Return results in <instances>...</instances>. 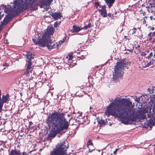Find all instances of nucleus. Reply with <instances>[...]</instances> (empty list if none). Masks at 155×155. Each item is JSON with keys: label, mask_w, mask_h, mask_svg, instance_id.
<instances>
[{"label": "nucleus", "mask_w": 155, "mask_h": 155, "mask_svg": "<svg viewBox=\"0 0 155 155\" xmlns=\"http://www.w3.org/2000/svg\"><path fill=\"white\" fill-rule=\"evenodd\" d=\"M148 36H149L151 38V37H153V33L150 32L148 35Z\"/></svg>", "instance_id": "2f4dec72"}, {"label": "nucleus", "mask_w": 155, "mask_h": 155, "mask_svg": "<svg viewBox=\"0 0 155 155\" xmlns=\"http://www.w3.org/2000/svg\"><path fill=\"white\" fill-rule=\"evenodd\" d=\"M22 153L20 149H17L15 147L14 149H11L8 155H21Z\"/></svg>", "instance_id": "ddd939ff"}, {"label": "nucleus", "mask_w": 155, "mask_h": 155, "mask_svg": "<svg viewBox=\"0 0 155 155\" xmlns=\"http://www.w3.org/2000/svg\"><path fill=\"white\" fill-rule=\"evenodd\" d=\"M9 95L7 94L6 95H3L2 96V101L4 103H7L9 101Z\"/></svg>", "instance_id": "aec40b11"}, {"label": "nucleus", "mask_w": 155, "mask_h": 155, "mask_svg": "<svg viewBox=\"0 0 155 155\" xmlns=\"http://www.w3.org/2000/svg\"><path fill=\"white\" fill-rule=\"evenodd\" d=\"M153 110H155V106L154 107H153Z\"/></svg>", "instance_id": "8fccbe9b"}, {"label": "nucleus", "mask_w": 155, "mask_h": 155, "mask_svg": "<svg viewBox=\"0 0 155 155\" xmlns=\"http://www.w3.org/2000/svg\"><path fill=\"white\" fill-rule=\"evenodd\" d=\"M94 4L95 7H96V8H97L98 6L100 7V6H101L100 5L99 2H96L94 3Z\"/></svg>", "instance_id": "cd10ccee"}, {"label": "nucleus", "mask_w": 155, "mask_h": 155, "mask_svg": "<svg viewBox=\"0 0 155 155\" xmlns=\"http://www.w3.org/2000/svg\"><path fill=\"white\" fill-rule=\"evenodd\" d=\"M35 0H26L27 4L24 3L23 0H15L14 1L15 8L12 11V15L13 17L18 15L21 12L28 8H29L33 11L37 10L38 9V4L34 5Z\"/></svg>", "instance_id": "7ed1b4c3"}, {"label": "nucleus", "mask_w": 155, "mask_h": 155, "mask_svg": "<svg viewBox=\"0 0 155 155\" xmlns=\"http://www.w3.org/2000/svg\"><path fill=\"white\" fill-rule=\"evenodd\" d=\"M51 16L55 20L58 19V18L60 19L61 17H62V15L60 12H55L54 13H53L52 14Z\"/></svg>", "instance_id": "a211bd4d"}, {"label": "nucleus", "mask_w": 155, "mask_h": 155, "mask_svg": "<svg viewBox=\"0 0 155 155\" xmlns=\"http://www.w3.org/2000/svg\"><path fill=\"white\" fill-rule=\"evenodd\" d=\"M52 1L53 0H41L38 3V5L42 8L44 6L50 5Z\"/></svg>", "instance_id": "9d476101"}, {"label": "nucleus", "mask_w": 155, "mask_h": 155, "mask_svg": "<svg viewBox=\"0 0 155 155\" xmlns=\"http://www.w3.org/2000/svg\"><path fill=\"white\" fill-rule=\"evenodd\" d=\"M137 44H135V47L134 49V52L136 54H137L139 52H140L141 48H140V44H138V43L137 42Z\"/></svg>", "instance_id": "f3484780"}, {"label": "nucleus", "mask_w": 155, "mask_h": 155, "mask_svg": "<svg viewBox=\"0 0 155 155\" xmlns=\"http://www.w3.org/2000/svg\"><path fill=\"white\" fill-rule=\"evenodd\" d=\"M155 28L154 27H150V30L152 31H153L154 30Z\"/></svg>", "instance_id": "58836bf2"}, {"label": "nucleus", "mask_w": 155, "mask_h": 155, "mask_svg": "<svg viewBox=\"0 0 155 155\" xmlns=\"http://www.w3.org/2000/svg\"><path fill=\"white\" fill-rule=\"evenodd\" d=\"M105 1L107 5L108 6V8H110L113 5L115 0H105Z\"/></svg>", "instance_id": "6ab92c4d"}, {"label": "nucleus", "mask_w": 155, "mask_h": 155, "mask_svg": "<svg viewBox=\"0 0 155 155\" xmlns=\"http://www.w3.org/2000/svg\"><path fill=\"white\" fill-rule=\"evenodd\" d=\"M154 14H155V11Z\"/></svg>", "instance_id": "4d7b16f0"}, {"label": "nucleus", "mask_w": 155, "mask_h": 155, "mask_svg": "<svg viewBox=\"0 0 155 155\" xmlns=\"http://www.w3.org/2000/svg\"><path fill=\"white\" fill-rule=\"evenodd\" d=\"M154 54L153 55V58H154V59H153V60H154L155 59V50L154 51Z\"/></svg>", "instance_id": "a19ab883"}, {"label": "nucleus", "mask_w": 155, "mask_h": 155, "mask_svg": "<svg viewBox=\"0 0 155 155\" xmlns=\"http://www.w3.org/2000/svg\"><path fill=\"white\" fill-rule=\"evenodd\" d=\"M19 147V145H18H18H17V147H18V148Z\"/></svg>", "instance_id": "09e8293b"}, {"label": "nucleus", "mask_w": 155, "mask_h": 155, "mask_svg": "<svg viewBox=\"0 0 155 155\" xmlns=\"http://www.w3.org/2000/svg\"><path fill=\"white\" fill-rule=\"evenodd\" d=\"M54 28L52 26H48L47 29V31L46 32L42 35V39L44 40L46 39H49L50 38L51 36L53 35L54 33Z\"/></svg>", "instance_id": "0eeeda50"}, {"label": "nucleus", "mask_w": 155, "mask_h": 155, "mask_svg": "<svg viewBox=\"0 0 155 155\" xmlns=\"http://www.w3.org/2000/svg\"><path fill=\"white\" fill-rule=\"evenodd\" d=\"M67 116H68V117H70V115H69V114H68Z\"/></svg>", "instance_id": "3c124183"}, {"label": "nucleus", "mask_w": 155, "mask_h": 155, "mask_svg": "<svg viewBox=\"0 0 155 155\" xmlns=\"http://www.w3.org/2000/svg\"><path fill=\"white\" fill-rule=\"evenodd\" d=\"M87 147L89 149V152H92L95 150V148L92 143V140L89 139L87 143Z\"/></svg>", "instance_id": "9b49d317"}, {"label": "nucleus", "mask_w": 155, "mask_h": 155, "mask_svg": "<svg viewBox=\"0 0 155 155\" xmlns=\"http://www.w3.org/2000/svg\"><path fill=\"white\" fill-rule=\"evenodd\" d=\"M21 155H28V154L27 153V152L24 151L22 153Z\"/></svg>", "instance_id": "72a5a7b5"}, {"label": "nucleus", "mask_w": 155, "mask_h": 155, "mask_svg": "<svg viewBox=\"0 0 155 155\" xmlns=\"http://www.w3.org/2000/svg\"><path fill=\"white\" fill-rule=\"evenodd\" d=\"M83 28L81 27L77 26L75 25H73L72 29L71 31L72 32L77 33L81 30Z\"/></svg>", "instance_id": "2eb2a0df"}, {"label": "nucleus", "mask_w": 155, "mask_h": 155, "mask_svg": "<svg viewBox=\"0 0 155 155\" xmlns=\"http://www.w3.org/2000/svg\"><path fill=\"white\" fill-rule=\"evenodd\" d=\"M117 13V12H115V14H116Z\"/></svg>", "instance_id": "864d4df0"}, {"label": "nucleus", "mask_w": 155, "mask_h": 155, "mask_svg": "<svg viewBox=\"0 0 155 155\" xmlns=\"http://www.w3.org/2000/svg\"><path fill=\"white\" fill-rule=\"evenodd\" d=\"M12 19V18L9 16H6L2 23V25H6Z\"/></svg>", "instance_id": "dca6fc26"}, {"label": "nucleus", "mask_w": 155, "mask_h": 155, "mask_svg": "<svg viewBox=\"0 0 155 155\" xmlns=\"http://www.w3.org/2000/svg\"><path fill=\"white\" fill-rule=\"evenodd\" d=\"M134 49V46L131 44H130L128 45V47L127 48H125V50L128 51L129 52H126V54H128L130 53H132L133 52V50Z\"/></svg>", "instance_id": "4468645a"}, {"label": "nucleus", "mask_w": 155, "mask_h": 155, "mask_svg": "<svg viewBox=\"0 0 155 155\" xmlns=\"http://www.w3.org/2000/svg\"><path fill=\"white\" fill-rule=\"evenodd\" d=\"M128 69L129 66L126 59L117 61L115 66L114 71L113 72V78L116 81L118 78H120L124 73V70L125 68Z\"/></svg>", "instance_id": "20e7f679"}, {"label": "nucleus", "mask_w": 155, "mask_h": 155, "mask_svg": "<svg viewBox=\"0 0 155 155\" xmlns=\"http://www.w3.org/2000/svg\"><path fill=\"white\" fill-rule=\"evenodd\" d=\"M42 38L41 39H40L38 40H36V39L33 38L32 39V41H33V42H34V43L35 44H36V45L38 44L41 47V46L40 45V41H41V40H42Z\"/></svg>", "instance_id": "4be33fe9"}, {"label": "nucleus", "mask_w": 155, "mask_h": 155, "mask_svg": "<svg viewBox=\"0 0 155 155\" xmlns=\"http://www.w3.org/2000/svg\"><path fill=\"white\" fill-rule=\"evenodd\" d=\"M139 58V60H141V59H140V58Z\"/></svg>", "instance_id": "6e6d98bb"}, {"label": "nucleus", "mask_w": 155, "mask_h": 155, "mask_svg": "<svg viewBox=\"0 0 155 155\" xmlns=\"http://www.w3.org/2000/svg\"><path fill=\"white\" fill-rule=\"evenodd\" d=\"M7 64H8L7 63H5V64H3V66H8L7 65Z\"/></svg>", "instance_id": "79ce46f5"}, {"label": "nucleus", "mask_w": 155, "mask_h": 155, "mask_svg": "<svg viewBox=\"0 0 155 155\" xmlns=\"http://www.w3.org/2000/svg\"><path fill=\"white\" fill-rule=\"evenodd\" d=\"M111 155H112V154H111Z\"/></svg>", "instance_id": "13d9d810"}, {"label": "nucleus", "mask_w": 155, "mask_h": 155, "mask_svg": "<svg viewBox=\"0 0 155 155\" xmlns=\"http://www.w3.org/2000/svg\"><path fill=\"white\" fill-rule=\"evenodd\" d=\"M33 124V123L31 121H29V128L30 129L32 128V127H31V126Z\"/></svg>", "instance_id": "7c9ffc66"}, {"label": "nucleus", "mask_w": 155, "mask_h": 155, "mask_svg": "<svg viewBox=\"0 0 155 155\" xmlns=\"http://www.w3.org/2000/svg\"><path fill=\"white\" fill-rule=\"evenodd\" d=\"M7 42H8V40H7L6 39V41H5L4 43H7Z\"/></svg>", "instance_id": "49530a36"}, {"label": "nucleus", "mask_w": 155, "mask_h": 155, "mask_svg": "<svg viewBox=\"0 0 155 155\" xmlns=\"http://www.w3.org/2000/svg\"><path fill=\"white\" fill-rule=\"evenodd\" d=\"M1 6L5 8L4 11L8 13L9 12L10 10V8H7L6 5H5L4 4L2 5Z\"/></svg>", "instance_id": "5701e85b"}, {"label": "nucleus", "mask_w": 155, "mask_h": 155, "mask_svg": "<svg viewBox=\"0 0 155 155\" xmlns=\"http://www.w3.org/2000/svg\"><path fill=\"white\" fill-rule=\"evenodd\" d=\"M81 116V114H80V115H79V117H80V116Z\"/></svg>", "instance_id": "5fc2aeb1"}, {"label": "nucleus", "mask_w": 155, "mask_h": 155, "mask_svg": "<svg viewBox=\"0 0 155 155\" xmlns=\"http://www.w3.org/2000/svg\"><path fill=\"white\" fill-rule=\"evenodd\" d=\"M69 60H71V59L72 58H73V57L71 55H69Z\"/></svg>", "instance_id": "4c0bfd02"}, {"label": "nucleus", "mask_w": 155, "mask_h": 155, "mask_svg": "<svg viewBox=\"0 0 155 155\" xmlns=\"http://www.w3.org/2000/svg\"><path fill=\"white\" fill-rule=\"evenodd\" d=\"M107 15L109 17H111L112 19H113L114 18V16L113 14L112 15L111 13H108Z\"/></svg>", "instance_id": "c756f323"}, {"label": "nucleus", "mask_w": 155, "mask_h": 155, "mask_svg": "<svg viewBox=\"0 0 155 155\" xmlns=\"http://www.w3.org/2000/svg\"><path fill=\"white\" fill-rule=\"evenodd\" d=\"M142 15H143V16H145L146 15V13L144 12H142L140 14L141 16H142Z\"/></svg>", "instance_id": "473e14b6"}, {"label": "nucleus", "mask_w": 155, "mask_h": 155, "mask_svg": "<svg viewBox=\"0 0 155 155\" xmlns=\"http://www.w3.org/2000/svg\"><path fill=\"white\" fill-rule=\"evenodd\" d=\"M100 8H101V9H98V10L99 12H101V11H103V10H104L106 9V7L105 5L100 6Z\"/></svg>", "instance_id": "393cba45"}, {"label": "nucleus", "mask_w": 155, "mask_h": 155, "mask_svg": "<svg viewBox=\"0 0 155 155\" xmlns=\"http://www.w3.org/2000/svg\"><path fill=\"white\" fill-rule=\"evenodd\" d=\"M149 52V51L147 50L145 52H142L141 53V55L142 56H145Z\"/></svg>", "instance_id": "a878e982"}, {"label": "nucleus", "mask_w": 155, "mask_h": 155, "mask_svg": "<svg viewBox=\"0 0 155 155\" xmlns=\"http://www.w3.org/2000/svg\"><path fill=\"white\" fill-rule=\"evenodd\" d=\"M105 122L104 120H102L101 122V124H104Z\"/></svg>", "instance_id": "ea45409f"}, {"label": "nucleus", "mask_w": 155, "mask_h": 155, "mask_svg": "<svg viewBox=\"0 0 155 155\" xmlns=\"http://www.w3.org/2000/svg\"><path fill=\"white\" fill-rule=\"evenodd\" d=\"M8 6H9L10 7V8H11V6L10 5H8Z\"/></svg>", "instance_id": "603ef678"}, {"label": "nucleus", "mask_w": 155, "mask_h": 155, "mask_svg": "<svg viewBox=\"0 0 155 155\" xmlns=\"http://www.w3.org/2000/svg\"><path fill=\"white\" fill-rule=\"evenodd\" d=\"M99 13L100 15L104 17H106L107 16V13L106 9L103 11H101V12H99Z\"/></svg>", "instance_id": "412c9836"}, {"label": "nucleus", "mask_w": 155, "mask_h": 155, "mask_svg": "<svg viewBox=\"0 0 155 155\" xmlns=\"http://www.w3.org/2000/svg\"><path fill=\"white\" fill-rule=\"evenodd\" d=\"M150 20H155V18H153V17L152 16H150Z\"/></svg>", "instance_id": "e433bc0d"}, {"label": "nucleus", "mask_w": 155, "mask_h": 155, "mask_svg": "<svg viewBox=\"0 0 155 155\" xmlns=\"http://www.w3.org/2000/svg\"><path fill=\"white\" fill-rule=\"evenodd\" d=\"M65 114L54 111L48 116L46 122L48 126L51 128L47 138H54L60 132L69 128L71 119L68 121L64 117Z\"/></svg>", "instance_id": "f03ea898"}, {"label": "nucleus", "mask_w": 155, "mask_h": 155, "mask_svg": "<svg viewBox=\"0 0 155 155\" xmlns=\"http://www.w3.org/2000/svg\"><path fill=\"white\" fill-rule=\"evenodd\" d=\"M153 37L155 36V31L153 32Z\"/></svg>", "instance_id": "c03bdc74"}, {"label": "nucleus", "mask_w": 155, "mask_h": 155, "mask_svg": "<svg viewBox=\"0 0 155 155\" xmlns=\"http://www.w3.org/2000/svg\"><path fill=\"white\" fill-rule=\"evenodd\" d=\"M132 106V103L129 100L117 97L107 107L105 113L106 115L122 118V122L125 124L137 119L147 120L146 113L140 110L136 111Z\"/></svg>", "instance_id": "f257e3e1"}, {"label": "nucleus", "mask_w": 155, "mask_h": 155, "mask_svg": "<svg viewBox=\"0 0 155 155\" xmlns=\"http://www.w3.org/2000/svg\"><path fill=\"white\" fill-rule=\"evenodd\" d=\"M133 32L132 33V35H134L136 32V31H137V28L136 27H134L133 29H132Z\"/></svg>", "instance_id": "c85d7f7f"}, {"label": "nucleus", "mask_w": 155, "mask_h": 155, "mask_svg": "<svg viewBox=\"0 0 155 155\" xmlns=\"http://www.w3.org/2000/svg\"><path fill=\"white\" fill-rule=\"evenodd\" d=\"M69 147L67 141H64L63 142L57 145L56 148L51 152L50 155H64L67 149Z\"/></svg>", "instance_id": "39448f33"}, {"label": "nucleus", "mask_w": 155, "mask_h": 155, "mask_svg": "<svg viewBox=\"0 0 155 155\" xmlns=\"http://www.w3.org/2000/svg\"><path fill=\"white\" fill-rule=\"evenodd\" d=\"M2 150H4L2 148L0 149V151H1Z\"/></svg>", "instance_id": "a18cd8bd"}, {"label": "nucleus", "mask_w": 155, "mask_h": 155, "mask_svg": "<svg viewBox=\"0 0 155 155\" xmlns=\"http://www.w3.org/2000/svg\"><path fill=\"white\" fill-rule=\"evenodd\" d=\"M127 37L126 36H124V39H127Z\"/></svg>", "instance_id": "de8ad7c7"}, {"label": "nucleus", "mask_w": 155, "mask_h": 155, "mask_svg": "<svg viewBox=\"0 0 155 155\" xmlns=\"http://www.w3.org/2000/svg\"><path fill=\"white\" fill-rule=\"evenodd\" d=\"M54 27H57V26H58V23L57 22H55L54 23Z\"/></svg>", "instance_id": "c9c22d12"}, {"label": "nucleus", "mask_w": 155, "mask_h": 155, "mask_svg": "<svg viewBox=\"0 0 155 155\" xmlns=\"http://www.w3.org/2000/svg\"><path fill=\"white\" fill-rule=\"evenodd\" d=\"M34 55L30 52H27L25 55L26 58V61L28 62L27 65L32 66V63L34 61Z\"/></svg>", "instance_id": "1a4fd4ad"}, {"label": "nucleus", "mask_w": 155, "mask_h": 155, "mask_svg": "<svg viewBox=\"0 0 155 155\" xmlns=\"http://www.w3.org/2000/svg\"><path fill=\"white\" fill-rule=\"evenodd\" d=\"M153 54L152 52H150L149 53V55L146 58V60H145L142 63L143 67H148L150 66L151 64H153V59L152 58V61L151 60V57H153Z\"/></svg>", "instance_id": "6e6552de"}, {"label": "nucleus", "mask_w": 155, "mask_h": 155, "mask_svg": "<svg viewBox=\"0 0 155 155\" xmlns=\"http://www.w3.org/2000/svg\"><path fill=\"white\" fill-rule=\"evenodd\" d=\"M34 68V67L33 65L30 66L27 65L26 71L25 72L24 75H25L26 77L29 76L30 75L29 72L32 73Z\"/></svg>", "instance_id": "f8f14e48"}, {"label": "nucleus", "mask_w": 155, "mask_h": 155, "mask_svg": "<svg viewBox=\"0 0 155 155\" xmlns=\"http://www.w3.org/2000/svg\"><path fill=\"white\" fill-rule=\"evenodd\" d=\"M148 118H149V119L148 120L149 121H150V120H151V118L150 117L149 115H148Z\"/></svg>", "instance_id": "37998d69"}, {"label": "nucleus", "mask_w": 155, "mask_h": 155, "mask_svg": "<svg viewBox=\"0 0 155 155\" xmlns=\"http://www.w3.org/2000/svg\"><path fill=\"white\" fill-rule=\"evenodd\" d=\"M143 24L144 25H145L146 26H147V24H146V20L147 19V17L145 16L143 18Z\"/></svg>", "instance_id": "b1692460"}, {"label": "nucleus", "mask_w": 155, "mask_h": 155, "mask_svg": "<svg viewBox=\"0 0 155 155\" xmlns=\"http://www.w3.org/2000/svg\"><path fill=\"white\" fill-rule=\"evenodd\" d=\"M2 17L4 15V14H2V12H0V20L2 19Z\"/></svg>", "instance_id": "f704fd0d"}, {"label": "nucleus", "mask_w": 155, "mask_h": 155, "mask_svg": "<svg viewBox=\"0 0 155 155\" xmlns=\"http://www.w3.org/2000/svg\"><path fill=\"white\" fill-rule=\"evenodd\" d=\"M91 23H89L87 25L85 26L83 28L85 29H87L88 28H90L91 27Z\"/></svg>", "instance_id": "bb28decb"}, {"label": "nucleus", "mask_w": 155, "mask_h": 155, "mask_svg": "<svg viewBox=\"0 0 155 155\" xmlns=\"http://www.w3.org/2000/svg\"><path fill=\"white\" fill-rule=\"evenodd\" d=\"M48 39H46L45 40H41L40 45L41 47H47L48 49L50 50L53 48H59V44L60 43L54 42L53 41L51 42V40L50 38Z\"/></svg>", "instance_id": "423d86ee"}]
</instances>
